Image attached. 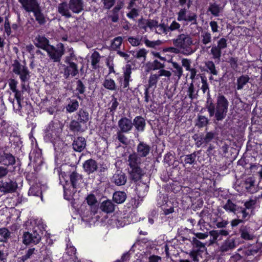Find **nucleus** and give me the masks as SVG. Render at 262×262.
Returning <instances> with one entry per match:
<instances>
[{
	"label": "nucleus",
	"instance_id": "obj_1",
	"mask_svg": "<svg viewBox=\"0 0 262 262\" xmlns=\"http://www.w3.org/2000/svg\"><path fill=\"white\" fill-rule=\"evenodd\" d=\"M32 227L29 229L32 230V232H25L23 236V243L28 245L30 244L36 245L38 244L41 239V228L42 225L40 220L33 219L30 222Z\"/></svg>",
	"mask_w": 262,
	"mask_h": 262
},
{
	"label": "nucleus",
	"instance_id": "obj_2",
	"mask_svg": "<svg viewBox=\"0 0 262 262\" xmlns=\"http://www.w3.org/2000/svg\"><path fill=\"white\" fill-rule=\"evenodd\" d=\"M229 102L223 95H219L216 99L215 106L210 103L207 107L210 117L215 116L216 119L221 121L224 119L228 112Z\"/></svg>",
	"mask_w": 262,
	"mask_h": 262
},
{
	"label": "nucleus",
	"instance_id": "obj_3",
	"mask_svg": "<svg viewBox=\"0 0 262 262\" xmlns=\"http://www.w3.org/2000/svg\"><path fill=\"white\" fill-rule=\"evenodd\" d=\"M174 46L180 49L185 54H190L193 52L191 46L193 41L191 37L188 34H181L172 40Z\"/></svg>",
	"mask_w": 262,
	"mask_h": 262
},
{
	"label": "nucleus",
	"instance_id": "obj_4",
	"mask_svg": "<svg viewBox=\"0 0 262 262\" xmlns=\"http://www.w3.org/2000/svg\"><path fill=\"white\" fill-rule=\"evenodd\" d=\"M177 20L179 21H184L186 24H197V15L194 13H188L185 8L181 9L177 13Z\"/></svg>",
	"mask_w": 262,
	"mask_h": 262
},
{
	"label": "nucleus",
	"instance_id": "obj_5",
	"mask_svg": "<svg viewBox=\"0 0 262 262\" xmlns=\"http://www.w3.org/2000/svg\"><path fill=\"white\" fill-rule=\"evenodd\" d=\"M46 51L51 59L54 62H58L64 54V47L62 43L58 45L57 48L50 45L46 50Z\"/></svg>",
	"mask_w": 262,
	"mask_h": 262
},
{
	"label": "nucleus",
	"instance_id": "obj_6",
	"mask_svg": "<svg viewBox=\"0 0 262 262\" xmlns=\"http://www.w3.org/2000/svg\"><path fill=\"white\" fill-rule=\"evenodd\" d=\"M12 67L13 72L15 74L19 75L22 82H25L29 79V72L27 68L21 64L18 61H14Z\"/></svg>",
	"mask_w": 262,
	"mask_h": 262
},
{
	"label": "nucleus",
	"instance_id": "obj_7",
	"mask_svg": "<svg viewBox=\"0 0 262 262\" xmlns=\"http://www.w3.org/2000/svg\"><path fill=\"white\" fill-rule=\"evenodd\" d=\"M238 251H241L242 257L247 261H254L257 259L258 249L254 246H248L243 249H239Z\"/></svg>",
	"mask_w": 262,
	"mask_h": 262
},
{
	"label": "nucleus",
	"instance_id": "obj_8",
	"mask_svg": "<svg viewBox=\"0 0 262 262\" xmlns=\"http://www.w3.org/2000/svg\"><path fill=\"white\" fill-rule=\"evenodd\" d=\"M131 74L132 66L130 64H127L123 69V77L119 78V83L121 87L125 90H127L129 88V83L132 80Z\"/></svg>",
	"mask_w": 262,
	"mask_h": 262
},
{
	"label": "nucleus",
	"instance_id": "obj_9",
	"mask_svg": "<svg viewBox=\"0 0 262 262\" xmlns=\"http://www.w3.org/2000/svg\"><path fill=\"white\" fill-rule=\"evenodd\" d=\"M171 75V73L170 71L164 69L159 70L158 74H151L148 79V88H155L160 77L165 76L169 78Z\"/></svg>",
	"mask_w": 262,
	"mask_h": 262
},
{
	"label": "nucleus",
	"instance_id": "obj_10",
	"mask_svg": "<svg viewBox=\"0 0 262 262\" xmlns=\"http://www.w3.org/2000/svg\"><path fill=\"white\" fill-rule=\"evenodd\" d=\"M17 184L11 180L0 181V191L4 193H11L15 191Z\"/></svg>",
	"mask_w": 262,
	"mask_h": 262
},
{
	"label": "nucleus",
	"instance_id": "obj_11",
	"mask_svg": "<svg viewBox=\"0 0 262 262\" xmlns=\"http://www.w3.org/2000/svg\"><path fill=\"white\" fill-rule=\"evenodd\" d=\"M22 7L28 12H33L38 8L39 4L37 0H18Z\"/></svg>",
	"mask_w": 262,
	"mask_h": 262
},
{
	"label": "nucleus",
	"instance_id": "obj_12",
	"mask_svg": "<svg viewBox=\"0 0 262 262\" xmlns=\"http://www.w3.org/2000/svg\"><path fill=\"white\" fill-rule=\"evenodd\" d=\"M127 177L125 173L121 170H117L112 178V182L117 186H122L125 184Z\"/></svg>",
	"mask_w": 262,
	"mask_h": 262
},
{
	"label": "nucleus",
	"instance_id": "obj_13",
	"mask_svg": "<svg viewBox=\"0 0 262 262\" xmlns=\"http://www.w3.org/2000/svg\"><path fill=\"white\" fill-rule=\"evenodd\" d=\"M133 123L131 120L126 117L122 118L118 121V126L121 132L127 133L129 132L133 127Z\"/></svg>",
	"mask_w": 262,
	"mask_h": 262
},
{
	"label": "nucleus",
	"instance_id": "obj_14",
	"mask_svg": "<svg viewBox=\"0 0 262 262\" xmlns=\"http://www.w3.org/2000/svg\"><path fill=\"white\" fill-rule=\"evenodd\" d=\"M69 66H67L64 69V75L66 78L71 76L74 77L78 73V67L77 65L73 62H70V63H67Z\"/></svg>",
	"mask_w": 262,
	"mask_h": 262
},
{
	"label": "nucleus",
	"instance_id": "obj_15",
	"mask_svg": "<svg viewBox=\"0 0 262 262\" xmlns=\"http://www.w3.org/2000/svg\"><path fill=\"white\" fill-rule=\"evenodd\" d=\"M69 5L71 10L74 13H79L83 10V0H70Z\"/></svg>",
	"mask_w": 262,
	"mask_h": 262
},
{
	"label": "nucleus",
	"instance_id": "obj_16",
	"mask_svg": "<svg viewBox=\"0 0 262 262\" xmlns=\"http://www.w3.org/2000/svg\"><path fill=\"white\" fill-rule=\"evenodd\" d=\"M239 233L241 238L245 240H252L254 237L253 230L247 226H242L239 229Z\"/></svg>",
	"mask_w": 262,
	"mask_h": 262
},
{
	"label": "nucleus",
	"instance_id": "obj_17",
	"mask_svg": "<svg viewBox=\"0 0 262 262\" xmlns=\"http://www.w3.org/2000/svg\"><path fill=\"white\" fill-rule=\"evenodd\" d=\"M70 10V6L69 4L68 5L66 2L60 3L58 5V12L67 18H70L72 16Z\"/></svg>",
	"mask_w": 262,
	"mask_h": 262
},
{
	"label": "nucleus",
	"instance_id": "obj_18",
	"mask_svg": "<svg viewBox=\"0 0 262 262\" xmlns=\"http://www.w3.org/2000/svg\"><path fill=\"white\" fill-rule=\"evenodd\" d=\"M83 167L85 171L89 174L94 172L98 168L97 162L93 159L86 160L83 163Z\"/></svg>",
	"mask_w": 262,
	"mask_h": 262
},
{
	"label": "nucleus",
	"instance_id": "obj_19",
	"mask_svg": "<svg viewBox=\"0 0 262 262\" xmlns=\"http://www.w3.org/2000/svg\"><path fill=\"white\" fill-rule=\"evenodd\" d=\"M129 174L130 179L135 181L139 180L143 175L142 169L140 166L130 168Z\"/></svg>",
	"mask_w": 262,
	"mask_h": 262
},
{
	"label": "nucleus",
	"instance_id": "obj_20",
	"mask_svg": "<svg viewBox=\"0 0 262 262\" xmlns=\"http://www.w3.org/2000/svg\"><path fill=\"white\" fill-rule=\"evenodd\" d=\"M235 247V240L233 238H228L225 240L220 247V251L222 252H227Z\"/></svg>",
	"mask_w": 262,
	"mask_h": 262
},
{
	"label": "nucleus",
	"instance_id": "obj_21",
	"mask_svg": "<svg viewBox=\"0 0 262 262\" xmlns=\"http://www.w3.org/2000/svg\"><path fill=\"white\" fill-rule=\"evenodd\" d=\"M34 43L36 47L45 51L50 46L49 40L45 37L40 35L35 38Z\"/></svg>",
	"mask_w": 262,
	"mask_h": 262
},
{
	"label": "nucleus",
	"instance_id": "obj_22",
	"mask_svg": "<svg viewBox=\"0 0 262 262\" xmlns=\"http://www.w3.org/2000/svg\"><path fill=\"white\" fill-rule=\"evenodd\" d=\"M86 141L83 137H78L73 143V148L74 150L80 152L85 147Z\"/></svg>",
	"mask_w": 262,
	"mask_h": 262
},
{
	"label": "nucleus",
	"instance_id": "obj_23",
	"mask_svg": "<svg viewBox=\"0 0 262 262\" xmlns=\"http://www.w3.org/2000/svg\"><path fill=\"white\" fill-rule=\"evenodd\" d=\"M127 162L129 167L132 168L140 166L141 161L140 158L138 156L137 154L134 152L128 156Z\"/></svg>",
	"mask_w": 262,
	"mask_h": 262
},
{
	"label": "nucleus",
	"instance_id": "obj_24",
	"mask_svg": "<svg viewBox=\"0 0 262 262\" xmlns=\"http://www.w3.org/2000/svg\"><path fill=\"white\" fill-rule=\"evenodd\" d=\"M100 208L102 211L109 213L114 211L115 206L111 201L106 200L101 203Z\"/></svg>",
	"mask_w": 262,
	"mask_h": 262
},
{
	"label": "nucleus",
	"instance_id": "obj_25",
	"mask_svg": "<svg viewBox=\"0 0 262 262\" xmlns=\"http://www.w3.org/2000/svg\"><path fill=\"white\" fill-rule=\"evenodd\" d=\"M0 163H3L4 165L6 166L12 165L15 164V159L14 157L12 155L8 153H4L1 156Z\"/></svg>",
	"mask_w": 262,
	"mask_h": 262
},
{
	"label": "nucleus",
	"instance_id": "obj_26",
	"mask_svg": "<svg viewBox=\"0 0 262 262\" xmlns=\"http://www.w3.org/2000/svg\"><path fill=\"white\" fill-rule=\"evenodd\" d=\"M137 152L140 157H146L149 152L150 147L144 143V142H140L137 146Z\"/></svg>",
	"mask_w": 262,
	"mask_h": 262
},
{
	"label": "nucleus",
	"instance_id": "obj_27",
	"mask_svg": "<svg viewBox=\"0 0 262 262\" xmlns=\"http://www.w3.org/2000/svg\"><path fill=\"white\" fill-rule=\"evenodd\" d=\"M134 125L138 131H143L145 125V120L141 116H137L134 119Z\"/></svg>",
	"mask_w": 262,
	"mask_h": 262
},
{
	"label": "nucleus",
	"instance_id": "obj_28",
	"mask_svg": "<svg viewBox=\"0 0 262 262\" xmlns=\"http://www.w3.org/2000/svg\"><path fill=\"white\" fill-rule=\"evenodd\" d=\"M77 120L81 123H86L89 120V114L88 112L85 110H80L77 113Z\"/></svg>",
	"mask_w": 262,
	"mask_h": 262
},
{
	"label": "nucleus",
	"instance_id": "obj_29",
	"mask_svg": "<svg viewBox=\"0 0 262 262\" xmlns=\"http://www.w3.org/2000/svg\"><path fill=\"white\" fill-rule=\"evenodd\" d=\"M126 199V193L123 191H116L113 194V200L117 204L123 203Z\"/></svg>",
	"mask_w": 262,
	"mask_h": 262
},
{
	"label": "nucleus",
	"instance_id": "obj_30",
	"mask_svg": "<svg viewBox=\"0 0 262 262\" xmlns=\"http://www.w3.org/2000/svg\"><path fill=\"white\" fill-rule=\"evenodd\" d=\"M81 180V177L78 173L73 172L71 174L70 181L73 189L77 187Z\"/></svg>",
	"mask_w": 262,
	"mask_h": 262
},
{
	"label": "nucleus",
	"instance_id": "obj_31",
	"mask_svg": "<svg viewBox=\"0 0 262 262\" xmlns=\"http://www.w3.org/2000/svg\"><path fill=\"white\" fill-rule=\"evenodd\" d=\"M37 253V250L35 248H29L26 251L25 254L20 257V259L23 262H25L27 259L32 258Z\"/></svg>",
	"mask_w": 262,
	"mask_h": 262
},
{
	"label": "nucleus",
	"instance_id": "obj_32",
	"mask_svg": "<svg viewBox=\"0 0 262 262\" xmlns=\"http://www.w3.org/2000/svg\"><path fill=\"white\" fill-rule=\"evenodd\" d=\"M250 78L248 75H242L237 79V89L242 90L244 86L249 82Z\"/></svg>",
	"mask_w": 262,
	"mask_h": 262
},
{
	"label": "nucleus",
	"instance_id": "obj_33",
	"mask_svg": "<svg viewBox=\"0 0 262 262\" xmlns=\"http://www.w3.org/2000/svg\"><path fill=\"white\" fill-rule=\"evenodd\" d=\"M147 66L148 67V70H162L164 67V65L163 63H161L160 62L158 61L157 60H155L153 62L148 63L147 64Z\"/></svg>",
	"mask_w": 262,
	"mask_h": 262
},
{
	"label": "nucleus",
	"instance_id": "obj_34",
	"mask_svg": "<svg viewBox=\"0 0 262 262\" xmlns=\"http://www.w3.org/2000/svg\"><path fill=\"white\" fill-rule=\"evenodd\" d=\"M33 13H34V15L36 21H37L39 24H43L45 23V18L43 14L41 12L40 7L34 11Z\"/></svg>",
	"mask_w": 262,
	"mask_h": 262
},
{
	"label": "nucleus",
	"instance_id": "obj_35",
	"mask_svg": "<svg viewBox=\"0 0 262 262\" xmlns=\"http://www.w3.org/2000/svg\"><path fill=\"white\" fill-rule=\"evenodd\" d=\"M171 63L172 67L175 69L173 71V73L178 77V79L179 80L183 74L182 68L176 62H171Z\"/></svg>",
	"mask_w": 262,
	"mask_h": 262
},
{
	"label": "nucleus",
	"instance_id": "obj_36",
	"mask_svg": "<svg viewBox=\"0 0 262 262\" xmlns=\"http://www.w3.org/2000/svg\"><path fill=\"white\" fill-rule=\"evenodd\" d=\"M103 85L105 88L109 90L114 91L116 89L115 82L111 78L105 79Z\"/></svg>",
	"mask_w": 262,
	"mask_h": 262
},
{
	"label": "nucleus",
	"instance_id": "obj_37",
	"mask_svg": "<svg viewBox=\"0 0 262 262\" xmlns=\"http://www.w3.org/2000/svg\"><path fill=\"white\" fill-rule=\"evenodd\" d=\"M205 64L208 70L207 71H209L210 74L213 75H217L218 72L213 61H207L205 62Z\"/></svg>",
	"mask_w": 262,
	"mask_h": 262
},
{
	"label": "nucleus",
	"instance_id": "obj_38",
	"mask_svg": "<svg viewBox=\"0 0 262 262\" xmlns=\"http://www.w3.org/2000/svg\"><path fill=\"white\" fill-rule=\"evenodd\" d=\"M100 56L98 52H94L91 56V63L94 69H96L98 67V63L100 61Z\"/></svg>",
	"mask_w": 262,
	"mask_h": 262
},
{
	"label": "nucleus",
	"instance_id": "obj_39",
	"mask_svg": "<svg viewBox=\"0 0 262 262\" xmlns=\"http://www.w3.org/2000/svg\"><path fill=\"white\" fill-rule=\"evenodd\" d=\"M162 42L160 40H157L155 41H151L145 38L144 43L146 47L151 48H156L157 47L160 46Z\"/></svg>",
	"mask_w": 262,
	"mask_h": 262
},
{
	"label": "nucleus",
	"instance_id": "obj_40",
	"mask_svg": "<svg viewBox=\"0 0 262 262\" xmlns=\"http://www.w3.org/2000/svg\"><path fill=\"white\" fill-rule=\"evenodd\" d=\"M209 234L211 237L209 241V245L216 243L217 239H222V238L220 237L218 232L216 230H211L209 232Z\"/></svg>",
	"mask_w": 262,
	"mask_h": 262
},
{
	"label": "nucleus",
	"instance_id": "obj_41",
	"mask_svg": "<svg viewBox=\"0 0 262 262\" xmlns=\"http://www.w3.org/2000/svg\"><path fill=\"white\" fill-rule=\"evenodd\" d=\"M78 106V102L77 100H72L67 106L66 110L69 113H73L77 110Z\"/></svg>",
	"mask_w": 262,
	"mask_h": 262
},
{
	"label": "nucleus",
	"instance_id": "obj_42",
	"mask_svg": "<svg viewBox=\"0 0 262 262\" xmlns=\"http://www.w3.org/2000/svg\"><path fill=\"white\" fill-rule=\"evenodd\" d=\"M209 11L214 16H217L222 11V8L217 4H213L211 5L208 9Z\"/></svg>",
	"mask_w": 262,
	"mask_h": 262
},
{
	"label": "nucleus",
	"instance_id": "obj_43",
	"mask_svg": "<svg viewBox=\"0 0 262 262\" xmlns=\"http://www.w3.org/2000/svg\"><path fill=\"white\" fill-rule=\"evenodd\" d=\"M81 122L78 120H72L70 124V128L74 132H79L81 130Z\"/></svg>",
	"mask_w": 262,
	"mask_h": 262
},
{
	"label": "nucleus",
	"instance_id": "obj_44",
	"mask_svg": "<svg viewBox=\"0 0 262 262\" xmlns=\"http://www.w3.org/2000/svg\"><path fill=\"white\" fill-rule=\"evenodd\" d=\"M10 236V232L5 228L0 229V242H5Z\"/></svg>",
	"mask_w": 262,
	"mask_h": 262
},
{
	"label": "nucleus",
	"instance_id": "obj_45",
	"mask_svg": "<svg viewBox=\"0 0 262 262\" xmlns=\"http://www.w3.org/2000/svg\"><path fill=\"white\" fill-rule=\"evenodd\" d=\"M211 54L213 56V58L215 59H220V57L221 56V50H220V49L218 47H216V46H213L211 48Z\"/></svg>",
	"mask_w": 262,
	"mask_h": 262
},
{
	"label": "nucleus",
	"instance_id": "obj_46",
	"mask_svg": "<svg viewBox=\"0 0 262 262\" xmlns=\"http://www.w3.org/2000/svg\"><path fill=\"white\" fill-rule=\"evenodd\" d=\"M155 31L157 33L159 34H167L168 32L167 27H166L164 24H158V26H157L155 29Z\"/></svg>",
	"mask_w": 262,
	"mask_h": 262
},
{
	"label": "nucleus",
	"instance_id": "obj_47",
	"mask_svg": "<svg viewBox=\"0 0 262 262\" xmlns=\"http://www.w3.org/2000/svg\"><path fill=\"white\" fill-rule=\"evenodd\" d=\"M68 53L69 55L66 57L65 62L70 63L72 62V60L76 59V57L74 54V51L73 48H70L68 49Z\"/></svg>",
	"mask_w": 262,
	"mask_h": 262
},
{
	"label": "nucleus",
	"instance_id": "obj_48",
	"mask_svg": "<svg viewBox=\"0 0 262 262\" xmlns=\"http://www.w3.org/2000/svg\"><path fill=\"white\" fill-rule=\"evenodd\" d=\"M224 208L227 211L234 212L236 210V205L230 200H228L224 205Z\"/></svg>",
	"mask_w": 262,
	"mask_h": 262
},
{
	"label": "nucleus",
	"instance_id": "obj_49",
	"mask_svg": "<svg viewBox=\"0 0 262 262\" xmlns=\"http://www.w3.org/2000/svg\"><path fill=\"white\" fill-rule=\"evenodd\" d=\"M180 28L181 25L176 20H173L167 27L168 32L179 30Z\"/></svg>",
	"mask_w": 262,
	"mask_h": 262
},
{
	"label": "nucleus",
	"instance_id": "obj_50",
	"mask_svg": "<svg viewBox=\"0 0 262 262\" xmlns=\"http://www.w3.org/2000/svg\"><path fill=\"white\" fill-rule=\"evenodd\" d=\"M196 155L194 153L185 156L184 162L185 164H192L195 161Z\"/></svg>",
	"mask_w": 262,
	"mask_h": 262
},
{
	"label": "nucleus",
	"instance_id": "obj_51",
	"mask_svg": "<svg viewBox=\"0 0 262 262\" xmlns=\"http://www.w3.org/2000/svg\"><path fill=\"white\" fill-rule=\"evenodd\" d=\"M122 38L121 36H118L115 38L112 43V48L114 49H117L120 47L122 42Z\"/></svg>",
	"mask_w": 262,
	"mask_h": 262
},
{
	"label": "nucleus",
	"instance_id": "obj_52",
	"mask_svg": "<svg viewBox=\"0 0 262 262\" xmlns=\"http://www.w3.org/2000/svg\"><path fill=\"white\" fill-rule=\"evenodd\" d=\"M201 82L202 85L201 89L202 90L203 93H205L207 91L208 95H209V86L206 78L201 77Z\"/></svg>",
	"mask_w": 262,
	"mask_h": 262
},
{
	"label": "nucleus",
	"instance_id": "obj_53",
	"mask_svg": "<svg viewBox=\"0 0 262 262\" xmlns=\"http://www.w3.org/2000/svg\"><path fill=\"white\" fill-rule=\"evenodd\" d=\"M208 123V119L204 116H200L198 118V121L196 125L199 127H202L206 125Z\"/></svg>",
	"mask_w": 262,
	"mask_h": 262
},
{
	"label": "nucleus",
	"instance_id": "obj_54",
	"mask_svg": "<svg viewBox=\"0 0 262 262\" xmlns=\"http://www.w3.org/2000/svg\"><path fill=\"white\" fill-rule=\"evenodd\" d=\"M202 42L204 45H207L211 41V36L210 33L208 32H203L202 34Z\"/></svg>",
	"mask_w": 262,
	"mask_h": 262
},
{
	"label": "nucleus",
	"instance_id": "obj_55",
	"mask_svg": "<svg viewBox=\"0 0 262 262\" xmlns=\"http://www.w3.org/2000/svg\"><path fill=\"white\" fill-rule=\"evenodd\" d=\"M29 195L38 196L41 194V191L38 186H32L31 187L29 191Z\"/></svg>",
	"mask_w": 262,
	"mask_h": 262
},
{
	"label": "nucleus",
	"instance_id": "obj_56",
	"mask_svg": "<svg viewBox=\"0 0 262 262\" xmlns=\"http://www.w3.org/2000/svg\"><path fill=\"white\" fill-rule=\"evenodd\" d=\"M128 41L133 46H138L141 44V39L138 37H129Z\"/></svg>",
	"mask_w": 262,
	"mask_h": 262
},
{
	"label": "nucleus",
	"instance_id": "obj_57",
	"mask_svg": "<svg viewBox=\"0 0 262 262\" xmlns=\"http://www.w3.org/2000/svg\"><path fill=\"white\" fill-rule=\"evenodd\" d=\"M147 54V51L145 49H141L137 52L135 57L138 59L143 58V60L145 61Z\"/></svg>",
	"mask_w": 262,
	"mask_h": 262
},
{
	"label": "nucleus",
	"instance_id": "obj_58",
	"mask_svg": "<svg viewBox=\"0 0 262 262\" xmlns=\"http://www.w3.org/2000/svg\"><path fill=\"white\" fill-rule=\"evenodd\" d=\"M256 203V200L255 199H251L247 202H246L244 204V206L246 209H253Z\"/></svg>",
	"mask_w": 262,
	"mask_h": 262
},
{
	"label": "nucleus",
	"instance_id": "obj_59",
	"mask_svg": "<svg viewBox=\"0 0 262 262\" xmlns=\"http://www.w3.org/2000/svg\"><path fill=\"white\" fill-rule=\"evenodd\" d=\"M126 15L129 18L134 19L139 15V10L136 8L131 9Z\"/></svg>",
	"mask_w": 262,
	"mask_h": 262
},
{
	"label": "nucleus",
	"instance_id": "obj_60",
	"mask_svg": "<svg viewBox=\"0 0 262 262\" xmlns=\"http://www.w3.org/2000/svg\"><path fill=\"white\" fill-rule=\"evenodd\" d=\"M148 27L150 30L156 29L157 26H158V21L154 19H148L147 21Z\"/></svg>",
	"mask_w": 262,
	"mask_h": 262
},
{
	"label": "nucleus",
	"instance_id": "obj_61",
	"mask_svg": "<svg viewBox=\"0 0 262 262\" xmlns=\"http://www.w3.org/2000/svg\"><path fill=\"white\" fill-rule=\"evenodd\" d=\"M194 244L196 247L198 248L199 250L203 251L206 250V247L204 244L197 239H193Z\"/></svg>",
	"mask_w": 262,
	"mask_h": 262
},
{
	"label": "nucleus",
	"instance_id": "obj_62",
	"mask_svg": "<svg viewBox=\"0 0 262 262\" xmlns=\"http://www.w3.org/2000/svg\"><path fill=\"white\" fill-rule=\"evenodd\" d=\"M117 139L122 143L126 145L127 143V138L123 135L120 132L117 133Z\"/></svg>",
	"mask_w": 262,
	"mask_h": 262
},
{
	"label": "nucleus",
	"instance_id": "obj_63",
	"mask_svg": "<svg viewBox=\"0 0 262 262\" xmlns=\"http://www.w3.org/2000/svg\"><path fill=\"white\" fill-rule=\"evenodd\" d=\"M15 93V98L17 100V104L19 106V107H21V101L22 99V94L21 92L17 90L16 91L14 92Z\"/></svg>",
	"mask_w": 262,
	"mask_h": 262
},
{
	"label": "nucleus",
	"instance_id": "obj_64",
	"mask_svg": "<svg viewBox=\"0 0 262 262\" xmlns=\"http://www.w3.org/2000/svg\"><path fill=\"white\" fill-rule=\"evenodd\" d=\"M220 50L225 49L227 47V40L224 38H221L217 42V46Z\"/></svg>",
	"mask_w": 262,
	"mask_h": 262
}]
</instances>
